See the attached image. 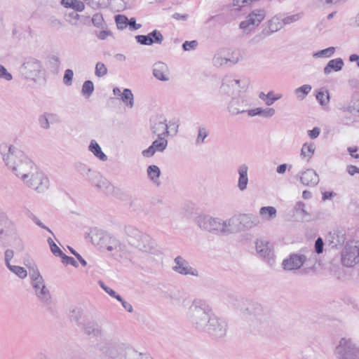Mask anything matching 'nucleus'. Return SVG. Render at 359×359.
I'll use <instances>...</instances> for the list:
<instances>
[{
  "mask_svg": "<svg viewBox=\"0 0 359 359\" xmlns=\"http://www.w3.org/2000/svg\"><path fill=\"white\" fill-rule=\"evenodd\" d=\"M186 316L196 330L205 332L216 339L222 338L226 334V323L214 314L212 308L205 300L194 299Z\"/></svg>",
  "mask_w": 359,
  "mask_h": 359,
  "instance_id": "1",
  "label": "nucleus"
},
{
  "mask_svg": "<svg viewBox=\"0 0 359 359\" xmlns=\"http://www.w3.org/2000/svg\"><path fill=\"white\" fill-rule=\"evenodd\" d=\"M125 233L128 243L140 251L149 254H156L158 252L155 241L149 235L141 232L135 226H126Z\"/></svg>",
  "mask_w": 359,
  "mask_h": 359,
  "instance_id": "2",
  "label": "nucleus"
},
{
  "mask_svg": "<svg viewBox=\"0 0 359 359\" xmlns=\"http://www.w3.org/2000/svg\"><path fill=\"white\" fill-rule=\"evenodd\" d=\"M250 328L256 330L267 326L270 321L269 311L257 302H250L243 311Z\"/></svg>",
  "mask_w": 359,
  "mask_h": 359,
  "instance_id": "3",
  "label": "nucleus"
},
{
  "mask_svg": "<svg viewBox=\"0 0 359 359\" xmlns=\"http://www.w3.org/2000/svg\"><path fill=\"white\" fill-rule=\"evenodd\" d=\"M98 346L109 359H138L140 357V353L137 351L123 344L105 342L99 344Z\"/></svg>",
  "mask_w": 359,
  "mask_h": 359,
  "instance_id": "4",
  "label": "nucleus"
},
{
  "mask_svg": "<svg viewBox=\"0 0 359 359\" xmlns=\"http://www.w3.org/2000/svg\"><path fill=\"white\" fill-rule=\"evenodd\" d=\"M266 11L264 9H255L250 13L246 19L240 22L239 27L243 32L250 34L255 27H258L266 17Z\"/></svg>",
  "mask_w": 359,
  "mask_h": 359,
  "instance_id": "5",
  "label": "nucleus"
},
{
  "mask_svg": "<svg viewBox=\"0 0 359 359\" xmlns=\"http://www.w3.org/2000/svg\"><path fill=\"white\" fill-rule=\"evenodd\" d=\"M356 345L350 339L342 338L337 346L334 354L337 359H356Z\"/></svg>",
  "mask_w": 359,
  "mask_h": 359,
  "instance_id": "6",
  "label": "nucleus"
},
{
  "mask_svg": "<svg viewBox=\"0 0 359 359\" xmlns=\"http://www.w3.org/2000/svg\"><path fill=\"white\" fill-rule=\"evenodd\" d=\"M41 69L42 65L39 60L29 57L20 66V72L26 79L34 80L39 75Z\"/></svg>",
  "mask_w": 359,
  "mask_h": 359,
  "instance_id": "7",
  "label": "nucleus"
},
{
  "mask_svg": "<svg viewBox=\"0 0 359 359\" xmlns=\"http://www.w3.org/2000/svg\"><path fill=\"white\" fill-rule=\"evenodd\" d=\"M27 186L37 192H43L48 187V179L37 169L30 174L29 177L23 181Z\"/></svg>",
  "mask_w": 359,
  "mask_h": 359,
  "instance_id": "8",
  "label": "nucleus"
},
{
  "mask_svg": "<svg viewBox=\"0 0 359 359\" xmlns=\"http://www.w3.org/2000/svg\"><path fill=\"white\" fill-rule=\"evenodd\" d=\"M12 172L20 177L23 181L29 177L31 173L36 170L34 163L26 155L17 163L16 166L13 167Z\"/></svg>",
  "mask_w": 359,
  "mask_h": 359,
  "instance_id": "9",
  "label": "nucleus"
},
{
  "mask_svg": "<svg viewBox=\"0 0 359 359\" xmlns=\"http://www.w3.org/2000/svg\"><path fill=\"white\" fill-rule=\"evenodd\" d=\"M256 251L259 256L264 259L269 265L274 263L272 245L264 238L257 239L255 243Z\"/></svg>",
  "mask_w": 359,
  "mask_h": 359,
  "instance_id": "10",
  "label": "nucleus"
},
{
  "mask_svg": "<svg viewBox=\"0 0 359 359\" xmlns=\"http://www.w3.org/2000/svg\"><path fill=\"white\" fill-rule=\"evenodd\" d=\"M342 264L348 267L354 266L359 262V247L346 245L341 253Z\"/></svg>",
  "mask_w": 359,
  "mask_h": 359,
  "instance_id": "11",
  "label": "nucleus"
},
{
  "mask_svg": "<svg viewBox=\"0 0 359 359\" xmlns=\"http://www.w3.org/2000/svg\"><path fill=\"white\" fill-rule=\"evenodd\" d=\"M175 265L172 266V270L181 275L198 276V271L190 266L189 263L182 256H177L174 259Z\"/></svg>",
  "mask_w": 359,
  "mask_h": 359,
  "instance_id": "12",
  "label": "nucleus"
},
{
  "mask_svg": "<svg viewBox=\"0 0 359 359\" xmlns=\"http://www.w3.org/2000/svg\"><path fill=\"white\" fill-rule=\"evenodd\" d=\"M7 149V151L3 154V160L5 162L6 166L11 169L13 167L16 166L17 163L23 158L25 155L23 151L18 149L14 146L5 147Z\"/></svg>",
  "mask_w": 359,
  "mask_h": 359,
  "instance_id": "13",
  "label": "nucleus"
},
{
  "mask_svg": "<svg viewBox=\"0 0 359 359\" xmlns=\"http://www.w3.org/2000/svg\"><path fill=\"white\" fill-rule=\"evenodd\" d=\"M197 224L200 228L219 235V229L220 226V219L214 218L209 215L199 216L197 218Z\"/></svg>",
  "mask_w": 359,
  "mask_h": 359,
  "instance_id": "14",
  "label": "nucleus"
},
{
  "mask_svg": "<svg viewBox=\"0 0 359 359\" xmlns=\"http://www.w3.org/2000/svg\"><path fill=\"white\" fill-rule=\"evenodd\" d=\"M306 261V257L304 255L293 253L283 261L282 266L287 271L297 270L300 269Z\"/></svg>",
  "mask_w": 359,
  "mask_h": 359,
  "instance_id": "15",
  "label": "nucleus"
},
{
  "mask_svg": "<svg viewBox=\"0 0 359 359\" xmlns=\"http://www.w3.org/2000/svg\"><path fill=\"white\" fill-rule=\"evenodd\" d=\"M167 146L168 140L164 137H158V139L154 140L151 146L142 151V154L144 157L150 158L156 152H163Z\"/></svg>",
  "mask_w": 359,
  "mask_h": 359,
  "instance_id": "16",
  "label": "nucleus"
},
{
  "mask_svg": "<svg viewBox=\"0 0 359 359\" xmlns=\"http://www.w3.org/2000/svg\"><path fill=\"white\" fill-rule=\"evenodd\" d=\"M299 175L300 182L304 186L313 187L316 186L320 181L317 172L311 168L299 172Z\"/></svg>",
  "mask_w": 359,
  "mask_h": 359,
  "instance_id": "17",
  "label": "nucleus"
},
{
  "mask_svg": "<svg viewBox=\"0 0 359 359\" xmlns=\"http://www.w3.org/2000/svg\"><path fill=\"white\" fill-rule=\"evenodd\" d=\"M237 222L241 225L242 230L250 229L258 226L260 223L259 217L252 214L240 215L237 217Z\"/></svg>",
  "mask_w": 359,
  "mask_h": 359,
  "instance_id": "18",
  "label": "nucleus"
},
{
  "mask_svg": "<svg viewBox=\"0 0 359 359\" xmlns=\"http://www.w3.org/2000/svg\"><path fill=\"white\" fill-rule=\"evenodd\" d=\"M15 231V224L0 212V241L5 240V234H13Z\"/></svg>",
  "mask_w": 359,
  "mask_h": 359,
  "instance_id": "19",
  "label": "nucleus"
},
{
  "mask_svg": "<svg viewBox=\"0 0 359 359\" xmlns=\"http://www.w3.org/2000/svg\"><path fill=\"white\" fill-rule=\"evenodd\" d=\"M246 100L242 97H233L229 104L228 109L233 115H238L246 111Z\"/></svg>",
  "mask_w": 359,
  "mask_h": 359,
  "instance_id": "20",
  "label": "nucleus"
},
{
  "mask_svg": "<svg viewBox=\"0 0 359 359\" xmlns=\"http://www.w3.org/2000/svg\"><path fill=\"white\" fill-rule=\"evenodd\" d=\"M77 172L86 180L91 184L99 178L100 172L90 168L83 163H78L76 166Z\"/></svg>",
  "mask_w": 359,
  "mask_h": 359,
  "instance_id": "21",
  "label": "nucleus"
},
{
  "mask_svg": "<svg viewBox=\"0 0 359 359\" xmlns=\"http://www.w3.org/2000/svg\"><path fill=\"white\" fill-rule=\"evenodd\" d=\"M169 126L166 123V120L158 119L154 120L150 127L152 134L156 135L158 137H165L169 135Z\"/></svg>",
  "mask_w": 359,
  "mask_h": 359,
  "instance_id": "22",
  "label": "nucleus"
},
{
  "mask_svg": "<svg viewBox=\"0 0 359 359\" xmlns=\"http://www.w3.org/2000/svg\"><path fill=\"white\" fill-rule=\"evenodd\" d=\"M86 334L92 337H101L103 333L102 325L95 320L86 321L83 325Z\"/></svg>",
  "mask_w": 359,
  "mask_h": 359,
  "instance_id": "23",
  "label": "nucleus"
},
{
  "mask_svg": "<svg viewBox=\"0 0 359 359\" xmlns=\"http://www.w3.org/2000/svg\"><path fill=\"white\" fill-rule=\"evenodd\" d=\"M154 76L163 81L169 80V69L166 64L158 62L154 64L153 69Z\"/></svg>",
  "mask_w": 359,
  "mask_h": 359,
  "instance_id": "24",
  "label": "nucleus"
},
{
  "mask_svg": "<svg viewBox=\"0 0 359 359\" xmlns=\"http://www.w3.org/2000/svg\"><path fill=\"white\" fill-rule=\"evenodd\" d=\"M92 184L106 194H111L114 191V187L109 180L103 177L100 173L99 174V178L93 181Z\"/></svg>",
  "mask_w": 359,
  "mask_h": 359,
  "instance_id": "25",
  "label": "nucleus"
},
{
  "mask_svg": "<svg viewBox=\"0 0 359 359\" xmlns=\"http://www.w3.org/2000/svg\"><path fill=\"white\" fill-rule=\"evenodd\" d=\"M90 238L93 244L99 245L100 248L106 244L105 241L110 239V235L100 229H93L90 232Z\"/></svg>",
  "mask_w": 359,
  "mask_h": 359,
  "instance_id": "26",
  "label": "nucleus"
},
{
  "mask_svg": "<svg viewBox=\"0 0 359 359\" xmlns=\"http://www.w3.org/2000/svg\"><path fill=\"white\" fill-rule=\"evenodd\" d=\"M236 222H237V218L235 217H231L226 220L220 219L219 235L226 236L233 233L236 231L234 227Z\"/></svg>",
  "mask_w": 359,
  "mask_h": 359,
  "instance_id": "27",
  "label": "nucleus"
},
{
  "mask_svg": "<svg viewBox=\"0 0 359 359\" xmlns=\"http://www.w3.org/2000/svg\"><path fill=\"white\" fill-rule=\"evenodd\" d=\"M248 167L245 164L241 165L238 168V173L239 175L238 188L241 191H243L247 189L248 184Z\"/></svg>",
  "mask_w": 359,
  "mask_h": 359,
  "instance_id": "28",
  "label": "nucleus"
},
{
  "mask_svg": "<svg viewBox=\"0 0 359 359\" xmlns=\"http://www.w3.org/2000/svg\"><path fill=\"white\" fill-rule=\"evenodd\" d=\"M344 65V61L340 57L330 60L324 67L323 72L325 74L327 75L332 72H339L342 69Z\"/></svg>",
  "mask_w": 359,
  "mask_h": 359,
  "instance_id": "29",
  "label": "nucleus"
},
{
  "mask_svg": "<svg viewBox=\"0 0 359 359\" xmlns=\"http://www.w3.org/2000/svg\"><path fill=\"white\" fill-rule=\"evenodd\" d=\"M259 215L266 221H271L277 216L276 209L273 206H264L259 209Z\"/></svg>",
  "mask_w": 359,
  "mask_h": 359,
  "instance_id": "30",
  "label": "nucleus"
},
{
  "mask_svg": "<svg viewBox=\"0 0 359 359\" xmlns=\"http://www.w3.org/2000/svg\"><path fill=\"white\" fill-rule=\"evenodd\" d=\"M88 149L100 160L102 161H106L107 160V156L104 153H103L100 146L95 140H91Z\"/></svg>",
  "mask_w": 359,
  "mask_h": 359,
  "instance_id": "31",
  "label": "nucleus"
},
{
  "mask_svg": "<svg viewBox=\"0 0 359 359\" xmlns=\"http://www.w3.org/2000/svg\"><path fill=\"white\" fill-rule=\"evenodd\" d=\"M35 294L40 302L46 304L50 303L51 295L46 285H42L39 290L35 291Z\"/></svg>",
  "mask_w": 359,
  "mask_h": 359,
  "instance_id": "32",
  "label": "nucleus"
},
{
  "mask_svg": "<svg viewBox=\"0 0 359 359\" xmlns=\"http://www.w3.org/2000/svg\"><path fill=\"white\" fill-rule=\"evenodd\" d=\"M149 178L153 183L159 185V177L161 175V170L157 165H151L147 168V170Z\"/></svg>",
  "mask_w": 359,
  "mask_h": 359,
  "instance_id": "33",
  "label": "nucleus"
},
{
  "mask_svg": "<svg viewBox=\"0 0 359 359\" xmlns=\"http://www.w3.org/2000/svg\"><path fill=\"white\" fill-rule=\"evenodd\" d=\"M312 87L311 85L304 84L294 90V93L299 100H303L306 96L311 92Z\"/></svg>",
  "mask_w": 359,
  "mask_h": 359,
  "instance_id": "34",
  "label": "nucleus"
},
{
  "mask_svg": "<svg viewBox=\"0 0 359 359\" xmlns=\"http://www.w3.org/2000/svg\"><path fill=\"white\" fill-rule=\"evenodd\" d=\"M106 244L103 245V248H106L109 252L114 250L118 251L121 249L120 242L114 237L110 236V239L105 241Z\"/></svg>",
  "mask_w": 359,
  "mask_h": 359,
  "instance_id": "35",
  "label": "nucleus"
},
{
  "mask_svg": "<svg viewBox=\"0 0 359 359\" xmlns=\"http://www.w3.org/2000/svg\"><path fill=\"white\" fill-rule=\"evenodd\" d=\"M121 100L129 107L132 108L134 105V96L132 91L128 88H125L121 94Z\"/></svg>",
  "mask_w": 359,
  "mask_h": 359,
  "instance_id": "36",
  "label": "nucleus"
},
{
  "mask_svg": "<svg viewBox=\"0 0 359 359\" xmlns=\"http://www.w3.org/2000/svg\"><path fill=\"white\" fill-rule=\"evenodd\" d=\"M11 237L13 238V245L16 248L18 251H21L24 249V245L22 239L20 238L17 233V228L15 227V231L13 234H5V239Z\"/></svg>",
  "mask_w": 359,
  "mask_h": 359,
  "instance_id": "37",
  "label": "nucleus"
},
{
  "mask_svg": "<svg viewBox=\"0 0 359 359\" xmlns=\"http://www.w3.org/2000/svg\"><path fill=\"white\" fill-rule=\"evenodd\" d=\"M23 213L27 215L29 218H30L36 225L39 226L46 229L48 232L53 234L52 231L45 226L28 208H24L22 210Z\"/></svg>",
  "mask_w": 359,
  "mask_h": 359,
  "instance_id": "38",
  "label": "nucleus"
},
{
  "mask_svg": "<svg viewBox=\"0 0 359 359\" xmlns=\"http://www.w3.org/2000/svg\"><path fill=\"white\" fill-rule=\"evenodd\" d=\"M269 29L272 32H277L283 27V21L276 16L272 18L267 22Z\"/></svg>",
  "mask_w": 359,
  "mask_h": 359,
  "instance_id": "39",
  "label": "nucleus"
},
{
  "mask_svg": "<svg viewBox=\"0 0 359 359\" xmlns=\"http://www.w3.org/2000/svg\"><path fill=\"white\" fill-rule=\"evenodd\" d=\"M315 151V146L313 144L305 143L303 144L301 150V156L304 158H311Z\"/></svg>",
  "mask_w": 359,
  "mask_h": 359,
  "instance_id": "40",
  "label": "nucleus"
},
{
  "mask_svg": "<svg viewBox=\"0 0 359 359\" xmlns=\"http://www.w3.org/2000/svg\"><path fill=\"white\" fill-rule=\"evenodd\" d=\"M7 267L20 278H24L27 276V271L22 266L10 264Z\"/></svg>",
  "mask_w": 359,
  "mask_h": 359,
  "instance_id": "41",
  "label": "nucleus"
},
{
  "mask_svg": "<svg viewBox=\"0 0 359 359\" xmlns=\"http://www.w3.org/2000/svg\"><path fill=\"white\" fill-rule=\"evenodd\" d=\"M208 130L204 126H200L198 130V135L196 139V144H201L204 142L205 139L208 135Z\"/></svg>",
  "mask_w": 359,
  "mask_h": 359,
  "instance_id": "42",
  "label": "nucleus"
},
{
  "mask_svg": "<svg viewBox=\"0 0 359 359\" xmlns=\"http://www.w3.org/2000/svg\"><path fill=\"white\" fill-rule=\"evenodd\" d=\"M115 21L117 28L119 29H123L128 26V18L123 15H116L115 16Z\"/></svg>",
  "mask_w": 359,
  "mask_h": 359,
  "instance_id": "43",
  "label": "nucleus"
},
{
  "mask_svg": "<svg viewBox=\"0 0 359 359\" xmlns=\"http://www.w3.org/2000/svg\"><path fill=\"white\" fill-rule=\"evenodd\" d=\"M83 316V310L80 307H73L70 310V319L72 321L78 322Z\"/></svg>",
  "mask_w": 359,
  "mask_h": 359,
  "instance_id": "44",
  "label": "nucleus"
},
{
  "mask_svg": "<svg viewBox=\"0 0 359 359\" xmlns=\"http://www.w3.org/2000/svg\"><path fill=\"white\" fill-rule=\"evenodd\" d=\"M93 90H94V85H93V81H91L90 80L86 81L83 83V86H82L81 92H82L83 95L89 97L91 95Z\"/></svg>",
  "mask_w": 359,
  "mask_h": 359,
  "instance_id": "45",
  "label": "nucleus"
},
{
  "mask_svg": "<svg viewBox=\"0 0 359 359\" xmlns=\"http://www.w3.org/2000/svg\"><path fill=\"white\" fill-rule=\"evenodd\" d=\"M275 32H272L269 29V27L267 25L266 27H265L260 35H257L254 36L251 41L254 43H259L262 39H263L264 37L270 36L271 34L274 33Z\"/></svg>",
  "mask_w": 359,
  "mask_h": 359,
  "instance_id": "46",
  "label": "nucleus"
},
{
  "mask_svg": "<svg viewBox=\"0 0 359 359\" xmlns=\"http://www.w3.org/2000/svg\"><path fill=\"white\" fill-rule=\"evenodd\" d=\"M343 112H348L353 116H356L359 114V109L355 106V103H350L347 106H343L340 108Z\"/></svg>",
  "mask_w": 359,
  "mask_h": 359,
  "instance_id": "47",
  "label": "nucleus"
},
{
  "mask_svg": "<svg viewBox=\"0 0 359 359\" xmlns=\"http://www.w3.org/2000/svg\"><path fill=\"white\" fill-rule=\"evenodd\" d=\"M107 68L105 65L101 62H98L95 65V74L97 77H102L107 74Z\"/></svg>",
  "mask_w": 359,
  "mask_h": 359,
  "instance_id": "48",
  "label": "nucleus"
},
{
  "mask_svg": "<svg viewBox=\"0 0 359 359\" xmlns=\"http://www.w3.org/2000/svg\"><path fill=\"white\" fill-rule=\"evenodd\" d=\"M98 284L109 296L116 299L118 301H121V297L117 294L114 290L107 286L102 280H99Z\"/></svg>",
  "mask_w": 359,
  "mask_h": 359,
  "instance_id": "49",
  "label": "nucleus"
},
{
  "mask_svg": "<svg viewBox=\"0 0 359 359\" xmlns=\"http://www.w3.org/2000/svg\"><path fill=\"white\" fill-rule=\"evenodd\" d=\"M38 122L41 128L44 130H48L50 128V121L47 116V112L43 113L39 116Z\"/></svg>",
  "mask_w": 359,
  "mask_h": 359,
  "instance_id": "50",
  "label": "nucleus"
},
{
  "mask_svg": "<svg viewBox=\"0 0 359 359\" xmlns=\"http://www.w3.org/2000/svg\"><path fill=\"white\" fill-rule=\"evenodd\" d=\"M334 52H335L334 47H329L327 48L321 50L316 53L313 55V56L316 57H330L334 55Z\"/></svg>",
  "mask_w": 359,
  "mask_h": 359,
  "instance_id": "51",
  "label": "nucleus"
},
{
  "mask_svg": "<svg viewBox=\"0 0 359 359\" xmlns=\"http://www.w3.org/2000/svg\"><path fill=\"white\" fill-rule=\"evenodd\" d=\"M316 99L322 106L325 105L330 100V94L328 91L325 93L323 91H318L316 94Z\"/></svg>",
  "mask_w": 359,
  "mask_h": 359,
  "instance_id": "52",
  "label": "nucleus"
},
{
  "mask_svg": "<svg viewBox=\"0 0 359 359\" xmlns=\"http://www.w3.org/2000/svg\"><path fill=\"white\" fill-rule=\"evenodd\" d=\"M149 36L153 41V43L161 44L164 39L163 34L157 29H154L150 32Z\"/></svg>",
  "mask_w": 359,
  "mask_h": 359,
  "instance_id": "53",
  "label": "nucleus"
},
{
  "mask_svg": "<svg viewBox=\"0 0 359 359\" xmlns=\"http://www.w3.org/2000/svg\"><path fill=\"white\" fill-rule=\"evenodd\" d=\"M135 39L137 43L142 45L151 46L153 44V41L149 36V34L147 35H137L135 36Z\"/></svg>",
  "mask_w": 359,
  "mask_h": 359,
  "instance_id": "54",
  "label": "nucleus"
},
{
  "mask_svg": "<svg viewBox=\"0 0 359 359\" xmlns=\"http://www.w3.org/2000/svg\"><path fill=\"white\" fill-rule=\"evenodd\" d=\"M47 241L50 246V250L54 255H55L57 257H60L62 255H64V253L62 252V251L54 243V241H53V239L51 238H48Z\"/></svg>",
  "mask_w": 359,
  "mask_h": 359,
  "instance_id": "55",
  "label": "nucleus"
},
{
  "mask_svg": "<svg viewBox=\"0 0 359 359\" xmlns=\"http://www.w3.org/2000/svg\"><path fill=\"white\" fill-rule=\"evenodd\" d=\"M212 63L215 67H221L228 64L227 57L222 56L220 54H217L212 59Z\"/></svg>",
  "mask_w": 359,
  "mask_h": 359,
  "instance_id": "56",
  "label": "nucleus"
},
{
  "mask_svg": "<svg viewBox=\"0 0 359 359\" xmlns=\"http://www.w3.org/2000/svg\"><path fill=\"white\" fill-rule=\"evenodd\" d=\"M28 274L31 279V282L39 279L40 277H42L36 266L29 267Z\"/></svg>",
  "mask_w": 359,
  "mask_h": 359,
  "instance_id": "57",
  "label": "nucleus"
},
{
  "mask_svg": "<svg viewBox=\"0 0 359 359\" xmlns=\"http://www.w3.org/2000/svg\"><path fill=\"white\" fill-rule=\"evenodd\" d=\"M87 6L96 10L99 9L104 4V0H85Z\"/></svg>",
  "mask_w": 359,
  "mask_h": 359,
  "instance_id": "58",
  "label": "nucleus"
},
{
  "mask_svg": "<svg viewBox=\"0 0 359 359\" xmlns=\"http://www.w3.org/2000/svg\"><path fill=\"white\" fill-rule=\"evenodd\" d=\"M93 24L97 27H103L104 19L102 15L100 13H97L93 15L92 18Z\"/></svg>",
  "mask_w": 359,
  "mask_h": 359,
  "instance_id": "59",
  "label": "nucleus"
},
{
  "mask_svg": "<svg viewBox=\"0 0 359 359\" xmlns=\"http://www.w3.org/2000/svg\"><path fill=\"white\" fill-rule=\"evenodd\" d=\"M0 79H4L7 81L13 79L12 74L9 73L6 68L1 65H0Z\"/></svg>",
  "mask_w": 359,
  "mask_h": 359,
  "instance_id": "60",
  "label": "nucleus"
},
{
  "mask_svg": "<svg viewBox=\"0 0 359 359\" xmlns=\"http://www.w3.org/2000/svg\"><path fill=\"white\" fill-rule=\"evenodd\" d=\"M305 204L303 202L299 201L294 206V210L297 213H300L303 217L309 216V213L304 209Z\"/></svg>",
  "mask_w": 359,
  "mask_h": 359,
  "instance_id": "61",
  "label": "nucleus"
},
{
  "mask_svg": "<svg viewBox=\"0 0 359 359\" xmlns=\"http://www.w3.org/2000/svg\"><path fill=\"white\" fill-rule=\"evenodd\" d=\"M198 44V41H196V40H193V41H186L182 44V48H183V49L185 51H189V50H191L196 49V48L197 47Z\"/></svg>",
  "mask_w": 359,
  "mask_h": 359,
  "instance_id": "62",
  "label": "nucleus"
},
{
  "mask_svg": "<svg viewBox=\"0 0 359 359\" xmlns=\"http://www.w3.org/2000/svg\"><path fill=\"white\" fill-rule=\"evenodd\" d=\"M60 257L62 258V261L64 264H70L76 267L78 266L77 262L74 259V257H69L65 254H64V255H62Z\"/></svg>",
  "mask_w": 359,
  "mask_h": 359,
  "instance_id": "63",
  "label": "nucleus"
},
{
  "mask_svg": "<svg viewBox=\"0 0 359 359\" xmlns=\"http://www.w3.org/2000/svg\"><path fill=\"white\" fill-rule=\"evenodd\" d=\"M74 72L72 69H67L65 72V75L63 77V81L67 85H70L72 83V78H73Z\"/></svg>",
  "mask_w": 359,
  "mask_h": 359,
  "instance_id": "64",
  "label": "nucleus"
}]
</instances>
